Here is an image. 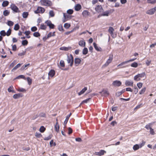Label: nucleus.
Wrapping results in <instances>:
<instances>
[{"instance_id": "obj_1", "label": "nucleus", "mask_w": 156, "mask_h": 156, "mask_svg": "<svg viewBox=\"0 0 156 156\" xmlns=\"http://www.w3.org/2000/svg\"><path fill=\"white\" fill-rule=\"evenodd\" d=\"M136 59V58H135L131 59L129 60H127V61L122 62H121L120 64H119L117 66V67H119L118 69L126 68V67H127V66H123V65H124L125 64L129 62H133V61H134Z\"/></svg>"}, {"instance_id": "obj_2", "label": "nucleus", "mask_w": 156, "mask_h": 156, "mask_svg": "<svg viewBox=\"0 0 156 156\" xmlns=\"http://www.w3.org/2000/svg\"><path fill=\"white\" fill-rule=\"evenodd\" d=\"M146 75L145 72L138 74L134 76V80L136 81H139L140 80L141 78L144 77Z\"/></svg>"}, {"instance_id": "obj_3", "label": "nucleus", "mask_w": 156, "mask_h": 156, "mask_svg": "<svg viewBox=\"0 0 156 156\" xmlns=\"http://www.w3.org/2000/svg\"><path fill=\"white\" fill-rule=\"evenodd\" d=\"M41 5L47 6H50L52 5V2L48 0H41Z\"/></svg>"}, {"instance_id": "obj_4", "label": "nucleus", "mask_w": 156, "mask_h": 156, "mask_svg": "<svg viewBox=\"0 0 156 156\" xmlns=\"http://www.w3.org/2000/svg\"><path fill=\"white\" fill-rule=\"evenodd\" d=\"M114 11L113 9H111L109 10H107L103 12L101 14L99 15L98 16V17L99 18L101 16H108L110 13H112Z\"/></svg>"}, {"instance_id": "obj_5", "label": "nucleus", "mask_w": 156, "mask_h": 156, "mask_svg": "<svg viewBox=\"0 0 156 156\" xmlns=\"http://www.w3.org/2000/svg\"><path fill=\"white\" fill-rule=\"evenodd\" d=\"M113 59V55L112 54L109 55L108 59L105 63L103 65L102 67H105L108 66L112 62Z\"/></svg>"}, {"instance_id": "obj_6", "label": "nucleus", "mask_w": 156, "mask_h": 156, "mask_svg": "<svg viewBox=\"0 0 156 156\" xmlns=\"http://www.w3.org/2000/svg\"><path fill=\"white\" fill-rule=\"evenodd\" d=\"M67 61L68 63H70V66L72 67L73 64V57L72 54L67 56Z\"/></svg>"}, {"instance_id": "obj_7", "label": "nucleus", "mask_w": 156, "mask_h": 156, "mask_svg": "<svg viewBox=\"0 0 156 156\" xmlns=\"http://www.w3.org/2000/svg\"><path fill=\"white\" fill-rule=\"evenodd\" d=\"M45 11V9L42 7L38 6L37 10L34 11V13L36 14L43 13Z\"/></svg>"}, {"instance_id": "obj_8", "label": "nucleus", "mask_w": 156, "mask_h": 156, "mask_svg": "<svg viewBox=\"0 0 156 156\" xmlns=\"http://www.w3.org/2000/svg\"><path fill=\"white\" fill-rule=\"evenodd\" d=\"M10 8L15 12L17 13L20 12L18 8L15 4H12L10 5Z\"/></svg>"}, {"instance_id": "obj_9", "label": "nucleus", "mask_w": 156, "mask_h": 156, "mask_svg": "<svg viewBox=\"0 0 156 156\" xmlns=\"http://www.w3.org/2000/svg\"><path fill=\"white\" fill-rule=\"evenodd\" d=\"M45 23L46 24L47 26H49L50 29H53L54 28L55 25L52 23L51 21L50 20H47L45 22Z\"/></svg>"}, {"instance_id": "obj_10", "label": "nucleus", "mask_w": 156, "mask_h": 156, "mask_svg": "<svg viewBox=\"0 0 156 156\" xmlns=\"http://www.w3.org/2000/svg\"><path fill=\"white\" fill-rule=\"evenodd\" d=\"M156 11V6L154 7L153 8H152L149 10H147L146 13L147 14L150 15L153 14Z\"/></svg>"}, {"instance_id": "obj_11", "label": "nucleus", "mask_w": 156, "mask_h": 156, "mask_svg": "<svg viewBox=\"0 0 156 156\" xmlns=\"http://www.w3.org/2000/svg\"><path fill=\"white\" fill-rule=\"evenodd\" d=\"M95 9L96 11L98 13L101 12L103 10L102 7L101 5H97L95 8Z\"/></svg>"}, {"instance_id": "obj_12", "label": "nucleus", "mask_w": 156, "mask_h": 156, "mask_svg": "<svg viewBox=\"0 0 156 156\" xmlns=\"http://www.w3.org/2000/svg\"><path fill=\"white\" fill-rule=\"evenodd\" d=\"M106 153V151L104 150H101L99 152H96L94 153V154L96 155L101 156L103 155Z\"/></svg>"}, {"instance_id": "obj_13", "label": "nucleus", "mask_w": 156, "mask_h": 156, "mask_svg": "<svg viewBox=\"0 0 156 156\" xmlns=\"http://www.w3.org/2000/svg\"><path fill=\"white\" fill-rule=\"evenodd\" d=\"M112 84L115 87H119L121 85L122 83L119 81L115 80L113 82Z\"/></svg>"}, {"instance_id": "obj_14", "label": "nucleus", "mask_w": 156, "mask_h": 156, "mask_svg": "<svg viewBox=\"0 0 156 156\" xmlns=\"http://www.w3.org/2000/svg\"><path fill=\"white\" fill-rule=\"evenodd\" d=\"M133 81L127 80L125 82V85L126 86H133Z\"/></svg>"}, {"instance_id": "obj_15", "label": "nucleus", "mask_w": 156, "mask_h": 156, "mask_svg": "<svg viewBox=\"0 0 156 156\" xmlns=\"http://www.w3.org/2000/svg\"><path fill=\"white\" fill-rule=\"evenodd\" d=\"M81 60L79 58H76L74 60V63L75 66H77L80 63Z\"/></svg>"}, {"instance_id": "obj_16", "label": "nucleus", "mask_w": 156, "mask_h": 156, "mask_svg": "<svg viewBox=\"0 0 156 156\" xmlns=\"http://www.w3.org/2000/svg\"><path fill=\"white\" fill-rule=\"evenodd\" d=\"M114 31V28L111 27H110L108 30V32L110 34L111 36L115 38V37H114L113 31Z\"/></svg>"}, {"instance_id": "obj_17", "label": "nucleus", "mask_w": 156, "mask_h": 156, "mask_svg": "<svg viewBox=\"0 0 156 156\" xmlns=\"http://www.w3.org/2000/svg\"><path fill=\"white\" fill-rule=\"evenodd\" d=\"M90 14V12L87 10H84L82 13V15L83 17H87Z\"/></svg>"}, {"instance_id": "obj_18", "label": "nucleus", "mask_w": 156, "mask_h": 156, "mask_svg": "<svg viewBox=\"0 0 156 156\" xmlns=\"http://www.w3.org/2000/svg\"><path fill=\"white\" fill-rule=\"evenodd\" d=\"M23 95L22 93H18L14 94L13 96V98L15 99L19 98L20 97H22Z\"/></svg>"}, {"instance_id": "obj_19", "label": "nucleus", "mask_w": 156, "mask_h": 156, "mask_svg": "<svg viewBox=\"0 0 156 156\" xmlns=\"http://www.w3.org/2000/svg\"><path fill=\"white\" fill-rule=\"evenodd\" d=\"M55 74V71L53 69H51L48 73V75L49 76L51 77H53Z\"/></svg>"}, {"instance_id": "obj_20", "label": "nucleus", "mask_w": 156, "mask_h": 156, "mask_svg": "<svg viewBox=\"0 0 156 156\" xmlns=\"http://www.w3.org/2000/svg\"><path fill=\"white\" fill-rule=\"evenodd\" d=\"M56 120L57 122L55 126V130L57 132H58L59 130V125L58 123L57 119H56Z\"/></svg>"}, {"instance_id": "obj_21", "label": "nucleus", "mask_w": 156, "mask_h": 156, "mask_svg": "<svg viewBox=\"0 0 156 156\" xmlns=\"http://www.w3.org/2000/svg\"><path fill=\"white\" fill-rule=\"evenodd\" d=\"M72 48L71 47H62L60 48V49L61 50H63L65 51H68L69 50H71Z\"/></svg>"}, {"instance_id": "obj_22", "label": "nucleus", "mask_w": 156, "mask_h": 156, "mask_svg": "<svg viewBox=\"0 0 156 156\" xmlns=\"http://www.w3.org/2000/svg\"><path fill=\"white\" fill-rule=\"evenodd\" d=\"M81 9V6L79 4H77L75 6V9L76 11H79Z\"/></svg>"}, {"instance_id": "obj_23", "label": "nucleus", "mask_w": 156, "mask_h": 156, "mask_svg": "<svg viewBox=\"0 0 156 156\" xmlns=\"http://www.w3.org/2000/svg\"><path fill=\"white\" fill-rule=\"evenodd\" d=\"M87 90V87H85L82 90H81L79 93H78V95H80L83 94L85 91Z\"/></svg>"}, {"instance_id": "obj_24", "label": "nucleus", "mask_w": 156, "mask_h": 156, "mask_svg": "<svg viewBox=\"0 0 156 156\" xmlns=\"http://www.w3.org/2000/svg\"><path fill=\"white\" fill-rule=\"evenodd\" d=\"M9 2L7 1H4L2 4V6L3 7H6L9 5Z\"/></svg>"}, {"instance_id": "obj_25", "label": "nucleus", "mask_w": 156, "mask_h": 156, "mask_svg": "<svg viewBox=\"0 0 156 156\" xmlns=\"http://www.w3.org/2000/svg\"><path fill=\"white\" fill-rule=\"evenodd\" d=\"M79 44L80 46L84 47L85 45V42L83 40L80 41L79 42Z\"/></svg>"}, {"instance_id": "obj_26", "label": "nucleus", "mask_w": 156, "mask_h": 156, "mask_svg": "<svg viewBox=\"0 0 156 156\" xmlns=\"http://www.w3.org/2000/svg\"><path fill=\"white\" fill-rule=\"evenodd\" d=\"M47 28V26L44 24V23H42L41 24L40 26V28L41 29L43 30H45Z\"/></svg>"}, {"instance_id": "obj_27", "label": "nucleus", "mask_w": 156, "mask_h": 156, "mask_svg": "<svg viewBox=\"0 0 156 156\" xmlns=\"http://www.w3.org/2000/svg\"><path fill=\"white\" fill-rule=\"evenodd\" d=\"M29 15V13L28 12H24L23 13L22 16L23 18H27Z\"/></svg>"}, {"instance_id": "obj_28", "label": "nucleus", "mask_w": 156, "mask_h": 156, "mask_svg": "<svg viewBox=\"0 0 156 156\" xmlns=\"http://www.w3.org/2000/svg\"><path fill=\"white\" fill-rule=\"evenodd\" d=\"M22 64L19 63L17 64L15 67H14L13 69H12V71H13L16 70L18 68L20 67L21 65H22Z\"/></svg>"}, {"instance_id": "obj_29", "label": "nucleus", "mask_w": 156, "mask_h": 156, "mask_svg": "<svg viewBox=\"0 0 156 156\" xmlns=\"http://www.w3.org/2000/svg\"><path fill=\"white\" fill-rule=\"evenodd\" d=\"M10 13V12L7 10H5L3 12V15L5 16H8Z\"/></svg>"}, {"instance_id": "obj_30", "label": "nucleus", "mask_w": 156, "mask_h": 156, "mask_svg": "<svg viewBox=\"0 0 156 156\" xmlns=\"http://www.w3.org/2000/svg\"><path fill=\"white\" fill-rule=\"evenodd\" d=\"M49 16L51 17H53L55 16V14L53 10H50L49 12Z\"/></svg>"}, {"instance_id": "obj_31", "label": "nucleus", "mask_w": 156, "mask_h": 156, "mask_svg": "<svg viewBox=\"0 0 156 156\" xmlns=\"http://www.w3.org/2000/svg\"><path fill=\"white\" fill-rule=\"evenodd\" d=\"M71 115H72V113H70L69 115H68L66 116V118L65 119V120L64 121V123L66 124L67 123L68 121L69 120V117H70V116Z\"/></svg>"}, {"instance_id": "obj_32", "label": "nucleus", "mask_w": 156, "mask_h": 156, "mask_svg": "<svg viewBox=\"0 0 156 156\" xmlns=\"http://www.w3.org/2000/svg\"><path fill=\"white\" fill-rule=\"evenodd\" d=\"M154 123V122H153V123H149L147 125L145 126V128L147 130H148L149 129H150V128H151V125L152 124H153Z\"/></svg>"}, {"instance_id": "obj_33", "label": "nucleus", "mask_w": 156, "mask_h": 156, "mask_svg": "<svg viewBox=\"0 0 156 156\" xmlns=\"http://www.w3.org/2000/svg\"><path fill=\"white\" fill-rule=\"evenodd\" d=\"M20 27L19 24H16L14 26V29L15 30H18L19 29Z\"/></svg>"}, {"instance_id": "obj_34", "label": "nucleus", "mask_w": 156, "mask_h": 156, "mask_svg": "<svg viewBox=\"0 0 156 156\" xmlns=\"http://www.w3.org/2000/svg\"><path fill=\"white\" fill-rule=\"evenodd\" d=\"M140 147L138 145L136 144L133 146V149L134 151H136L138 150Z\"/></svg>"}, {"instance_id": "obj_35", "label": "nucleus", "mask_w": 156, "mask_h": 156, "mask_svg": "<svg viewBox=\"0 0 156 156\" xmlns=\"http://www.w3.org/2000/svg\"><path fill=\"white\" fill-rule=\"evenodd\" d=\"M138 65V63L136 62H134L131 64V66L132 67L136 68L137 67Z\"/></svg>"}, {"instance_id": "obj_36", "label": "nucleus", "mask_w": 156, "mask_h": 156, "mask_svg": "<svg viewBox=\"0 0 156 156\" xmlns=\"http://www.w3.org/2000/svg\"><path fill=\"white\" fill-rule=\"evenodd\" d=\"M60 66L62 67H64L65 66V62L64 61L61 60L60 62Z\"/></svg>"}, {"instance_id": "obj_37", "label": "nucleus", "mask_w": 156, "mask_h": 156, "mask_svg": "<svg viewBox=\"0 0 156 156\" xmlns=\"http://www.w3.org/2000/svg\"><path fill=\"white\" fill-rule=\"evenodd\" d=\"M94 46L96 50L98 51H100L99 48L97 46V44L95 43H93Z\"/></svg>"}, {"instance_id": "obj_38", "label": "nucleus", "mask_w": 156, "mask_h": 156, "mask_svg": "<svg viewBox=\"0 0 156 156\" xmlns=\"http://www.w3.org/2000/svg\"><path fill=\"white\" fill-rule=\"evenodd\" d=\"M45 128L43 126H41L39 129L41 133H43L45 130Z\"/></svg>"}, {"instance_id": "obj_39", "label": "nucleus", "mask_w": 156, "mask_h": 156, "mask_svg": "<svg viewBox=\"0 0 156 156\" xmlns=\"http://www.w3.org/2000/svg\"><path fill=\"white\" fill-rule=\"evenodd\" d=\"M88 53V49L87 48H85L83 50V54L84 55H86Z\"/></svg>"}, {"instance_id": "obj_40", "label": "nucleus", "mask_w": 156, "mask_h": 156, "mask_svg": "<svg viewBox=\"0 0 156 156\" xmlns=\"http://www.w3.org/2000/svg\"><path fill=\"white\" fill-rule=\"evenodd\" d=\"M16 60H14L10 65V68H12L14 66L16 63Z\"/></svg>"}, {"instance_id": "obj_41", "label": "nucleus", "mask_w": 156, "mask_h": 156, "mask_svg": "<svg viewBox=\"0 0 156 156\" xmlns=\"http://www.w3.org/2000/svg\"><path fill=\"white\" fill-rule=\"evenodd\" d=\"M146 90V87H144L143 88H142L140 91L139 92V94H144V92H145V91Z\"/></svg>"}, {"instance_id": "obj_42", "label": "nucleus", "mask_w": 156, "mask_h": 156, "mask_svg": "<svg viewBox=\"0 0 156 156\" xmlns=\"http://www.w3.org/2000/svg\"><path fill=\"white\" fill-rule=\"evenodd\" d=\"M63 16L65 19L67 20L68 19H71V16H69L65 13L63 14Z\"/></svg>"}, {"instance_id": "obj_43", "label": "nucleus", "mask_w": 156, "mask_h": 156, "mask_svg": "<svg viewBox=\"0 0 156 156\" xmlns=\"http://www.w3.org/2000/svg\"><path fill=\"white\" fill-rule=\"evenodd\" d=\"M27 80L28 84L29 85H30L32 83V79L29 77H27Z\"/></svg>"}, {"instance_id": "obj_44", "label": "nucleus", "mask_w": 156, "mask_h": 156, "mask_svg": "<svg viewBox=\"0 0 156 156\" xmlns=\"http://www.w3.org/2000/svg\"><path fill=\"white\" fill-rule=\"evenodd\" d=\"M28 44V42L27 40H23L22 41V44L23 45H26Z\"/></svg>"}, {"instance_id": "obj_45", "label": "nucleus", "mask_w": 156, "mask_h": 156, "mask_svg": "<svg viewBox=\"0 0 156 156\" xmlns=\"http://www.w3.org/2000/svg\"><path fill=\"white\" fill-rule=\"evenodd\" d=\"M33 35L35 37H38L40 36V34L38 32H35L33 34Z\"/></svg>"}, {"instance_id": "obj_46", "label": "nucleus", "mask_w": 156, "mask_h": 156, "mask_svg": "<svg viewBox=\"0 0 156 156\" xmlns=\"http://www.w3.org/2000/svg\"><path fill=\"white\" fill-rule=\"evenodd\" d=\"M14 23L11 21H8L7 22V24L9 26H12L13 25Z\"/></svg>"}, {"instance_id": "obj_47", "label": "nucleus", "mask_w": 156, "mask_h": 156, "mask_svg": "<svg viewBox=\"0 0 156 156\" xmlns=\"http://www.w3.org/2000/svg\"><path fill=\"white\" fill-rule=\"evenodd\" d=\"M17 90L18 91L22 92H26V89H25L23 88H19Z\"/></svg>"}, {"instance_id": "obj_48", "label": "nucleus", "mask_w": 156, "mask_h": 156, "mask_svg": "<svg viewBox=\"0 0 156 156\" xmlns=\"http://www.w3.org/2000/svg\"><path fill=\"white\" fill-rule=\"evenodd\" d=\"M143 85V83L141 82L138 83L137 84V86L139 89L142 87Z\"/></svg>"}, {"instance_id": "obj_49", "label": "nucleus", "mask_w": 156, "mask_h": 156, "mask_svg": "<svg viewBox=\"0 0 156 156\" xmlns=\"http://www.w3.org/2000/svg\"><path fill=\"white\" fill-rule=\"evenodd\" d=\"M73 10L72 9H69L67 11V12L68 14L71 15L73 13Z\"/></svg>"}, {"instance_id": "obj_50", "label": "nucleus", "mask_w": 156, "mask_h": 156, "mask_svg": "<svg viewBox=\"0 0 156 156\" xmlns=\"http://www.w3.org/2000/svg\"><path fill=\"white\" fill-rule=\"evenodd\" d=\"M12 50L13 51H16L17 50V47L16 44L12 45Z\"/></svg>"}, {"instance_id": "obj_51", "label": "nucleus", "mask_w": 156, "mask_h": 156, "mask_svg": "<svg viewBox=\"0 0 156 156\" xmlns=\"http://www.w3.org/2000/svg\"><path fill=\"white\" fill-rule=\"evenodd\" d=\"M1 36H5L6 35V33L4 30H2L0 32Z\"/></svg>"}, {"instance_id": "obj_52", "label": "nucleus", "mask_w": 156, "mask_h": 156, "mask_svg": "<svg viewBox=\"0 0 156 156\" xmlns=\"http://www.w3.org/2000/svg\"><path fill=\"white\" fill-rule=\"evenodd\" d=\"M11 30L10 29H9L7 32V33L6 34V35L8 36H9L11 34Z\"/></svg>"}, {"instance_id": "obj_53", "label": "nucleus", "mask_w": 156, "mask_h": 156, "mask_svg": "<svg viewBox=\"0 0 156 156\" xmlns=\"http://www.w3.org/2000/svg\"><path fill=\"white\" fill-rule=\"evenodd\" d=\"M143 106V104L142 103L138 105H137L134 108V109L137 110L140 108L141 107Z\"/></svg>"}, {"instance_id": "obj_54", "label": "nucleus", "mask_w": 156, "mask_h": 156, "mask_svg": "<svg viewBox=\"0 0 156 156\" xmlns=\"http://www.w3.org/2000/svg\"><path fill=\"white\" fill-rule=\"evenodd\" d=\"M90 98H87L83 101L81 103V104H82V103H87L88 101L90 99Z\"/></svg>"}, {"instance_id": "obj_55", "label": "nucleus", "mask_w": 156, "mask_h": 156, "mask_svg": "<svg viewBox=\"0 0 156 156\" xmlns=\"http://www.w3.org/2000/svg\"><path fill=\"white\" fill-rule=\"evenodd\" d=\"M13 89V87L12 86H10L8 89V90L9 92H11L12 91V89Z\"/></svg>"}, {"instance_id": "obj_56", "label": "nucleus", "mask_w": 156, "mask_h": 156, "mask_svg": "<svg viewBox=\"0 0 156 156\" xmlns=\"http://www.w3.org/2000/svg\"><path fill=\"white\" fill-rule=\"evenodd\" d=\"M50 144L51 146H52L53 145H54V146L56 145V144L55 143H53V140H51L50 141Z\"/></svg>"}, {"instance_id": "obj_57", "label": "nucleus", "mask_w": 156, "mask_h": 156, "mask_svg": "<svg viewBox=\"0 0 156 156\" xmlns=\"http://www.w3.org/2000/svg\"><path fill=\"white\" fill-rule=\"evenodd\" d=\"M37 28L36 27H33L31 28V30L32 31L34 32L37 31Z\"/></svg>"}, {"instance_id": "obj_58", "label": "nucleus", "mask_w": 156, "mask_h": 156, "mask_svg": "<svg viewBox=\"0 0 156 156\" xmlns=\"http://www.w3.org/2000/svg\"><path fill=\"white\" fill-rule=\"evenodd\" d=\"M58 29L60 31H63L64 29L62 25H59L58 27Z\"/></svg>"}, {"instance_id": "obj_59", "label": "nucleus", "mask_w": 156, "mask_h": 156, "mask_svg": "<svg viewBox=\"0 0 156 156\" xmlns=\"http://www.w3.org/2000/svg\"><path fill=\"white\" fill-rule=\"evenodd\" d=\"M150 133L152 135H154L155 134V133L154 131V129L152 128H150Z\"/></svg>"}, {"instance_id": "obj_60", "label": "nucleus", "mask_w": 156, "mask_h": 156, "mask_svg": "<svg viewBox=\"0 0 156 156\" xmlns=\"http://www.w3.org/2000/svg\"><path fill=\"white\" fill-rule=\"evenodd\" d=\"M40 116L41 117H45L46 115V114L44 113H41L40 114Z\"/></svg>"}, {"instance_id": "obj_61", "label": "nucleus", "mask_w": 156, "mask_h": 156, "mask_svg": "<svg viewBox=\"0 0 156 156\" xmlns=\"http://www.w3.org/2000/svg\"><path fill=\"white\" fill-rule=\"evenodd\" d=\"M70 27V25L67 23H66L64 25V27L66 28H69Z\"/></svg>"}, {"instance_id": "obj_62", "label": "nucleus", "mask_w": 156, "mask_h": 156, "mask_svg": "<svg viewBox=\"0 0 156 156\" xmlns=\"http://www.w3.org/2000/svg\"><path fill=\"white\" fill-rule=\"evenodd\" d=\"M68 134H71L72 132H73V130H72V129L70 128V127H69V128L68 129Z\"/></svg>"}, {"instance_id": "obj_63", "label": "nucleus", "mask_w": 156, "mask_h": 156, "mask_svg": "<svg viewBox=\"0 0 156 156\" xmlns=\"http://www.w3.org/2000/svg\"><path fill=\"white\" fill-rule=\"evenodd\" d=\"M35 136H36V137H40L42 136V135H41V133H38L37 132H36L35 133Z\"/></svg>"}, {"instance_id": "obj_64", "label": "nucleus", "mask_w": 156, "mask_h": 156, "mask_svg": "<svg viewBox=\"0 0 156 156\" xmlns=\"http://www.w3.org/2000/svg\"><path fill=\"white\" fill-rule=\"evenodd\" d=\"M151 61L148 60H147L146 63L147 66H149L151 63Z\"/></svg>"}]
</instances>
